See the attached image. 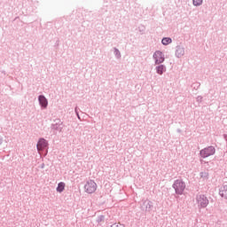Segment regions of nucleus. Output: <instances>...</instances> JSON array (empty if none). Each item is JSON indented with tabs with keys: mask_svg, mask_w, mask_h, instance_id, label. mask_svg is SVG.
Segmentation results:
<instances>
[{
	"mask_svg": "<svg viewBox=\"0 0 227 227\" xmlns=\"http://www.w3.org/2000/svg\"><path fill=\"white\" fill-rule=\"evenodd\" d=\"M203 3V0H192V4L194 6H200Z\"/></svg>",
	"mask_w": 227,
	"mask_h": 227,
	"instance_id": "13",
	"label": "nucleus"
},
{
	"mask_svg": "<svg viewBox=\"0 0 227 227\" xmlns=\"http://www.w3.org/2000/svg\"><path fill=\"white\" fill-rule=\"evenodd\" d=\"M196 202L200 207H206L209 204L208 199L204 194H198L196 196Z\"/></svg>",
	"mask_w": 227,
	"mask_h": 227,
	"instance_id": "3",
	"label": "nucleus"
},
{
	"mask_svg": "<svg viewBox=\"0 0 227 227\" xmlns=\"http://www.w3.org/2000/svg\"><path fill=\"white\" fill-rule=\"evenodd\" d=\"M110 227H125V226L121 223H114Z\"/></svg>",
	"mask_w": 227,
	"mask_h": 227,
	"instance_id": "14",
	"label": "nucleus"
},
{
	"mask_svg": "<svg viewBox=\"0 0 227 227\" xmlns=\"http://www.w3.org/2000/svg\"><path fill=\"white\" fill-rule=\"evenodd\" d=\"M171 43H172V39L170 37H163V39H161V43L163 45H168Z\"/></svg>",
	"mask_w": 227,
	"mask_h": 227,
	"instance_id": "10",
	"label": "nucleus"
},
{
	"mask_svg": "<svg viewBox=\"0 0 227 227\" xmlns=\"http://www.w3.org/2000/svg\"><path fill=\"white\" fill-rule=\"evenodd\" d=\"M173 188L175 189L176 194L182 195L186 188V185L182 180H176L173 184Z\"/></svg>",
	"mask_w": 227,
	"mask_h": 227,
	"instance_id": "2",
	"label": "nucleus"
},
{
	"mask_svg": "<svg viewBox=\"0 0 227 227\" xmlns=\"http://www.w3.org/2000/svg\"><path fill=\"white\" fill-rule=\"evenodd\" d=\"M83 189H85V192L92 194L98 190V184L95 181L89 180L87 181V183H85V186H83Z\"/></svg>",
	"mask_w": 227,
	"mask_h": 227,
	"instance_id": "1",
	"label": "nucleus"
},
{
	"mask_svg": "<svg viewBox=\"0 0 227 227\" xmlns=\"http://www.w3.org/2000/svg\"><path fill=\"white\" fill-rule=\"evenodd\" d=\"M65 186H66L65 183H62V182L59 183V186H57V192H62L65 190Z\"/></svg>",
	"mask_w": 227,
	"mask_h": 227,
	"instance_id": "11",
	"label": "nucleus"
},
{
	"mask_svg": "<svg viewBox=\"0 0 227 227\" xmlns=\"http://www.w3.org/2000/svg\"><path fill=\"white\" fill-rule=\"evenodd\" d=\"M39 104H41V106L46 108L48 106V101L43 96H39Z\"/></svg>",
	"mask_w": 227,
	"mask_h": 227,
	"instance_id": "7",
	"label": "nucleus"
},
{
	"mask_svg": "<svg viewBox=\"0 0 227 227\" xmlns=\"http://www.w3.org/2000/svg\"><path fill=\"white\" fill-rule=\"evenodd\" d=\"M47 142L44 139H39L37 142V151H42L47 146Z\"/></svg>",
	"mask_w": 227,
	"mask_h": 227,
	"instance_id": "6",
	"label": "nucleus"
},
{
	"mask_svg": "<svg viewBox=\"0 0 227 227\" xmlns=\"http://www.w3.org/2000/svg\"><path fill=\"white\" fill-rule=\"evenodd\" d=\"M166 71V67L163 65H160L156 67V72L158 74L161 75Z\"/></svg>",
	"mask_w": 227,
	"mask_h": 227,
	"instance_id": "9",
	"label": "nucleus"
},
{
	"mask_svg": "<svg viewBox=\"0 0 227 227\" xmlns=\"http://www.w3.org/2000/svg\"><path fill=\"white\" fill-rule=\"evenodd\" d=\"M215 153V149L213 146H209L200 152V154L202 158H207L209 156L214 155Z\"/></svg>",
	"mask_w": 227,
	"mask_h": 227,
	"instance_id": "4",
	"label": "nucleus"
},
{
	"mask_svg": "<svg viewBox=\"0 0 227 227\" xmlns=\"http://www.w3.org/2000/svg\"><path fill=\"white\" fill-rule=\"evenodd\" d=\"M200 176L202 179H208L209 178V173L208 172H200Z\"/></svg>",
	"mask_w": 227,
	"mask_h": 227,
	"instance_id": "12",
	"label": "nucleus"
},
{
	"mask_svg": "<svg viewBox=\"0 0 227 227\" xmlns=\"http://www.w3.org/2000/svg\"><path fill=\"white\" fill-rule=\"evenodd\" d=\"M153 58L156 65L161 64L165 61V57L161 51L154 52Z\"/></svg>",
	"mask_w": 227,
	"mask_h": 227,
	"instance_id": "5",
	"label": "nucleus"
},
{
	"mask_svg": "<svg viewBox=\"0 0 227 227\" xmlns=\"http://www.w3.org/2000/svg\"><path fill=\"white\" fill-rule=\"evenodd\" d=\"M219 194L221 195V197L227 199V185H223L221 188Z\"/></svg>",
	"mask_w": 227,
	"mask_h": 227,
	"instance_id": "8",
	"label": "nucleus"
}]
</instances>
